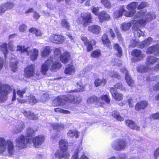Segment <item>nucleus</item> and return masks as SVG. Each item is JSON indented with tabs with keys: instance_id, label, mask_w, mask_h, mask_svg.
<instances>
[{
	"instance_id": "obj_32",
	"label": "nucleus",
	"mask_w": 159,
	"mask_h": 159,
	"mask_svg": "<svg viewBox=\"0 0 159 159\" xmlns=\"http://www.w3.org/2000/svg\"><path fill=\"white\" fill-rule=\"evenodd\" d=\"M114 48L117 52L116 53V56L119 57H120L122 55V49L120 46L117 43H115L113 45Z\"/></svg>"
},
{
	"instance_id": "obj_21",
	"label": "nucleus",
	"mask_w": 159,
	"mask_h": 159,
	"mask_svg": "<svg viewBox=\"0 0 159 159\" xmlns=\"http://www.w3.org/2000/svg\"><path fill=\"white\" fill-rule=\"evenodd\" d=\"M159 61V58L152 56H148L147 58L145 63L147 66H152L157 62Z\"/></svg>"
},
{
	"instance_id": "obj_1",
	"label": "nucleus",
	"mask_w": 159,
	"mask_h": 159,
	"mask_svg": "<svg viewBox=\"0 0 159 159\" xmlns=\"http://www.w3.org/2000/svg\"><path fill=\"white\" fill-rule=\"evenodd\" d=\"M144 10H140L137 12L134 17V20L132 23L131 22L123 23L121 25V29L122 30H127L130 28L132 25L134 23L133 26L134 29L136 30L134 32V35L139 37L144 36L145 33L139 29V27L144 26L146 24V22H148L155 18L156 15L153 12L151 13H147Z\"/></svg>"
},
{
	"instance_id": "obj_50",
	"label": "nucleus",
	"mask_w": 159,
	"mask_h": 159,
	"mask_svg": "<svg viewBox=\"0 0 159 159\" xmlns=\"http://www.w3.org/2000/svg\"><path fill=\"white\" fill-rule=\"evenodd\" d=\"M100 99L108 104L110 102V99L109 98V96L105 94L102 96Z\"/></svg>"
},
{
	"instance_id": "obj_3",
	"label": "nucleus",
	"mask_w": 159,
	"mask_h": 159,
	"mask_svg": "<svg viewBox=\"0 0 159 159\" xmlns=\"http://www.w3.org/2000/svg\"><path fill=\"white\" fill-rule=\"evenodd\" d=\"M16 51H20L21 53L26 52L27 55L30 56V59L33 61L36 60L38 56V51L37 49L31 50L30 48H26L23 46H18Z\"/></svg>"
},
{
	"instance_id": "obj_58",
	"label": "nucleus",
	"mask_w": 159,
	"mask_h": 159,
	"mask_svg": "<svg viewBox=\"0 0 159 159\" xmlns=\"http://www.w3.org/2000/svg\"><path fill=\"white\" fill-rule=\"evenodd\" d=\"M27 28V27L24 24L21 25L19 28V30L21 32H23L25 31Z\"/></svg>"
},
{
	"instance_id": "obj_7",
	"label": "nucleus",
	"mask_w": 159,
	"mask_h": 159,
	"mask_svg": "<svg viewBox=\"0 0 159 159\" xmlns=\"http://www.w3.org/2000/svg\"><path fill=\"white\" fill-rule=\"evenodd\" d=\"M127 146L126 141L123 139L117 140L112 143V148L117 151L120 150L124 149Z\"/></svg>"
},
{
	"instance_id": "obj_30",
	"label": "nucleus",
	"mask_w": 159,
	"mask_h": 159,
	"mask_svg": "<svg viewBox=\"0 0 159 159\" xmlns=\"http://www.w3.org/2000/svg\"><path fill=\"white\" fill-rule=\"evenodd\" d=\"M107 83V80L104 79H96L94 81V84L95 86L96 87H98L101 85H104Z\"/></svg>"
},
{
	"instance_id": "obj_54",
	"label": "nucleus",
	"mask_w": 159,
	"mask_h": 159,
	"mask_svg": "<svg viewBox=\"0 0 159 159\" xmlns=\"http://www.w3.org/2000/svg\"><path fill=\"white\" fill-rule=\"evenodd\" d=\"M139 43V42L136 40H132L130 41V47L132 48L135 47Z\"/></svg>"
},
{
	"instance_id": "obj_22",
	"label": "nucleus",
	"mask_w": 159,
	"mask_h": 159,
	"mask_svg": "<svg viewBox=\"0 0 159 159\" xmlns=\"http://www.w3.org/2000/svg\"><path fill=\"white\" fill-rule=\"evenodd\" d=\"M88 30L91 32L98 34L100 33L101 29L100 27L98 25H93L88 27Z\"/></svg>"
},
{
	"instance_id": "obj_35",
	"label": "nucleus",
	"mask_w": 159,
	"mask_h": 159,
	"mask_svg": "<svg viewBox=\"0 0 159 159\" xmlns=\"http://www.w3.org/2000/svg\"><path fill=\"white\" fill-rule=\"evenodd\" d=\"M51 52L50 47L49 46L46 47L42 51L41 56L43 57H46Z\"/></svg>"
},
{
	"instance_id": "obj_10",
	"label": "nucleus",
	"mask_w": 159,
	"mask_h": 159,
	"mask_svg": "<svg viewBox=\"0 0 159 159\" xmlns=\"http://www.w3.org/2000/svg\"><path fill=\"white\" fill-rule=\"evenodd\" d=\"M53 61V58L49 57L45 62L42 65L41 71L42 74L45 75L47 71L49 69Z\"/></svg>"
},
{
	"instance_id": "obj_27",
	"label": "nucleus",
	"mask_w": 159,
	"mask_h": 159,
	"mask_svg": "<svg viewBox=\"0 0 159 159\" xmlns=\"http://www.w3.org/2000/svg\"><path fill=\"white\" fill-rule=\"evenodd\" d=\"M134 142L136 144L135 146L131 148V150L132 151H135L138 152H141L143 150L142 147L141 143L135 140Z\"/></svg>"
},
{
	"instance_id": "obj_33",
	"label": "nucleus",
	"mask_w": 159,
	"mask_h": 159,
	"mask_svg": "<svg viewBox=\"0 0 159 159\" xmlns=\"http://www.w3.org/2000/svg\"><path fill=\"white\" fill-rule=\"evenodd\" d=\"M99 18L100 20H109L110 16L105 11L101 12L99 14Z\"/></svg>"
},
{
	"instance_id": "obj_8",
	"label": "nucleus",
	"mask_w": 159,
	"mask_h": 159,
	"mask_svg": "<svg viewBox=\"0 0 159 159\" xmlns=\"http://www.w3.org/2000/svg\"><path fill=\"white\" fill-rule=\"evenodd\" d=\"M133 57L131 59L132 62H138L142 60L144 57L145 56L141 51L139 49L134 50L131 53Z\"/></svg>"
},
{
	"instance_id": "obj_62",
	"label": "nucleus",
	"mask_w": 159,
	"mask_h": 159,
	"mask_svg": "<svg viewBox=\"0 0 159 159\" xmlns=\"http://www.w3.org/2000/svg\"><path fill=\"white\" fill-rule=\"evenodd\" d=\"M154 156V157L156 159L159 156V148L157 149L155 151Z\"/></svg>"
},
{
	"instance_id": "obj_18",
	"label": "nucleus",
	"mask_w": 159,
	"mask_h": 159,
	"mask_svg": "<svg viewBox=\"0 0 159 159\" xmlns=\"http://www.w3.org/2000/svg\"><path fill=\"white\" fill-rule=\"evenodd\" d=\"M66 151H57L54 154L55 157H58L59 159H67L70 156L69 153Z\"/></svg>"
},
{
	"instance_id": "obj_52",
	"label": "nucleus",
	"mask_w": 159,
	"mask_h": 159,
	"mask_svg": "<svg viewBox=\"0 0 159 159\" xmlns=\"http://www.w3.org/2000/svg\"><path fill=\"white\" fill-rule=\"evenodd\" d=\"M53 128L56 130H60L63 129L64 128V125L61 124H55L53 126Z\"/></svg>"
},
{
	"instance_id": "obj_46",
	"label": "nucleus",
	"mask_w": 159,
	"mask_h": 159,
	"mask_svg": "<svg viewBox=\"0 0 159 159\" xmlns=\"http://www.w3.org/2000/svg\"><path fill=\"white\" fill-rule=\"evenodd\" d=\"M125 79L128 84L129 86H131L133 84V81L129 74L125 75Z\"/></svg>"
},
{
	"instance_id": "obj_43",
	"label": "nucleus",
	"mask_w": 159,
	"mask_h": 159,
	"mask_svg": "<svg viewBox=\"0 0 159 159\" xmlns=\"http://www.w3.org/2000/svg\"><path fill=\"white\" fill-rule=\"evenodd\" d=\"M61 25L62 27H64L68 30H69L70 26V24L66 19H63L61 20Z\"/></svg>"
},
{
	"instance_id": "obj_60",
	"label": "nucleus",
	"mask_w": 159,
	"mask_h": 159,
	"mask_svg": "<svg viewBox=\"0 0 159 159\" xmlns=\"http://www.w3.org/2000/svg\"><path fill=\"white\" fill-rule=\"evenodd\" d=\"M115 32L119 40H121L122 39L121 35L119 30L116 29Z\"/></svg>"
},
{
	"instance_id": "obj_9",
	"label": "nucleus",
	"mask_w": 159,
	"mask_h": 159,
	"mask_svg": "<svg viewBox=\"0 0 159 159\" xmlns=\"http://www.w3.org/2000/svg\"><path fill=\"white\" fill-rule=\"evenodd\" d=\"M138 5V4L135 2H132L128 5L127 6L126 8L130 11L125 10L124 15L127 17H131L133 16L136 11L135 9Z\"/></svg>"
},
{
	"instance_id": "obj_34",
	"label": "nucleus",
	"mask_w": 159,
	"mask_h": 159,
	"mask_svg": "<svg viewBox=\"0 0 159 159\" xmlns=\"http://www.w3.org/2000/svg\"><path fill=\"white\" fill-rule=\"evenodd\" d=\"M75 68L73 66L69 65L66 68L64 73L67 75H70L75 72Z\"/></svg>"
},
{
	"instance_id": "obj_2",
	"label": "nucleus",
	"mask_w": 159,
	"mask_h": 159,
	"mask_svg": "<svg viewBox=\"0 0 159 159\" xmlns=\"http://www.w3.org/2000/svg\"><path fill=\"white\" fill-rule=\"evenodd\" d=\"M7 144V151L10 156L14 155L16 152V150L13 145L12 142L8 140L6 142L3 138H0V153H2L6 150Z\"/></svg>"
},
{
	"instance_id": "obj_47",
	"label": "nucleus",
	"mask_w": 159,
	"mask_h": 159,
	"mask_svg": "<svg viewBox=\"0 0 159 159\" xmlns=\"http://www.w3.org/2000/svg\"><path fill=\"white\" fill-rule=\"evenodd\" d=\"M75 96L74 95H68L67 96H64L65 102H74Z\"/></svg>"
},
{
	"instance_id": "obj_31",
	"label": "nucleus",
	"mask_w": 159,
	"mask_h": 159,
	"mask_svg": "<svg viewBox=\"0 0 159 159\" xmlns=\"http://www.w3.org/2000/svg\"><path fill=\"white\" fill-rule=\"evenodd\" d=\"M102 40L103 43L107 47H110L111 44V42L108 39V35L104 34L102 35Z\"/></svg>"
},
{
	"instance_id": "obj_42",
	"label": "nucleus",
	"mask_w": 159,
	"mask_h": 159,
	"mask_svg": "<svg viewBox=\"0 0 159 159\" xmlns=\"http://www.w3.org/2000/svg\"><path fill=\"white\" fill-rule=\"evenodd\" d=\"M7 46L8 45L7 43H4L0 46L1 49L3 52L5 57H6V55L8 52Z\"/></svg>"
},
{
	"instance_id": "obj_11",
	"label": "nucleus",
	"mask_w": 159,
	"mask_h": 159,
	"mask_svg": "<svg viewBox=\"0 0 159 159\" xmlns=\"http://www.w3.org/2000/svg\"><path fill=\"white\" fill-rule=\"evenodd\" d=\"M45 138L44 136L42 135H38L34 138L32 139L31 138L30 142H32L34 147L36 148H38L44 141Z\"/></svg>"
},
{
	"instance_id": "obj_37",
	"label": "nucleus",
	"mask_w": 159,
	"mask_h": 159,
	"mask_svg": "<svg viewBox=\"0 0 159 159\" xmlns=\"http://www.w3.org/2000/svg\"><path fill=\"white\" fill-rule=\"evenodd\" d=\"M96 43V42L94 40H92L89 42H88L86 45L87 46V52H89L92 51L93 49V46L95 45Z\"/></svg>"
},
{
	"instance_id": "obj_14",
	"label": "nucleus",
	"mask_w": 159,
	"mask_h": 159,
	"mask_svg": "<svg viewBox=\"0 0 159 159\" xmlns=\"http://www.w3.org/2000/svg\"><path fill=\"white\" fill-rule=\"evenodd\" d=\"M49 39L52 42L58 44L62 43L64 40V37L62 36L55 34H52Z\"/></svg>"
},
{
	"instance_id": "obj_5",
	"label": "nucleus",
	"mask_w": 159,
	"mask_h": 159,
	"mask_svg": "<svg viewBox=\"0 0 159 159\" xmlns=\"http://www.w3.org/2000/svg\"><path fill=\"white\" fill-rule=\"evenodd\" d=\"M11 90L9 86L7 85L3 86L0 84V102H4L6 101L7 95Z\"/></svg>"
},
{
	"instance_id": "obj_40",
	"label": "nucleus",
	"mask_w": 159,
	"mask_h": 159,
	"mask_svg": "<svg viewBox=\"0 0 159 159\" xmlns=\"http://www.w3.org/2000/svg\"><path fill=\"white\" fill-rule=\"evenodd\" d=\"M79 132L75 130H69L68 132L67 135L70 137H75L76 138L79 136Z\"/></svg>"
},
{
	"instance_id": "obj_17",
	"label": "nucleus",
	"mask_w": 159,
	"mask_h": 159,
	"mask_svg": "<svg viewBox=\"0 0 159 159\" xmlns=\"http://www.w3.org/2000/svg\"><path fill=\"white\" fill-rule=\"evenodd\" d=\"M110 92L114 99L118 101L122 100L123 98V95L122 93H117L116 89L111 87L110 89Z\"/></svg>"
},
{
	"instance_id": "obj_26",
	"label": "nucleus",
	"mask_w": 159,
	"mask_h": 159,
	"mask_svg": "<svg viewBox=\"0 0 159 159\" xmlns=\"http://www.w3.org/2000/svg\"><path fill=\"white\" fill-rule=\"evenodd\" d=\"M59 146L62 151H66L67 148L68 142L66 140L61 139L59 142Z\"/></svg>"
},
{
	"instance_id": "obj_39",
	"label": "nucleus",
	"mask_w": 159,
	"mask_h": 159,
	"mask_svg": "<svg viewBox=\"0 0 159 159\" xmlns=\"http://www.w3.org/2000/svg\"><path fill=\"white\" fill-rule=\"evenodd\" d=\"M100 99L98 98L96 96H93L90 97L87 100V102L89 103H93L96 102H101Z\"/></svg>"
},
{
	"instance_id": "obj_44",
	"label": "nucleus",
	"mask_w": 159,
	"mask_h": 159,
	"mask_svg": "<svg viewBox=\"0 0 159 159\" xmlns=\"http://www.w3.org/2000/svg\"><path fill=\"white\" fill-rule=\"evenodd\" d=\"M101 55V51L99 50H97L93 52L91 54V56L94 58H98Z\"/></svg>"
},
{
	"instance_id": "obj_64",
	"label": "nucleus",
	"mask_w": 159,
	"mask_h": 159,
	"mask_svg": "<svg viewBox=\"0 0 159 159\" xmlns=\"http://www.w3.org/2000/svg\"><path fill=\"white\" fill-rule=\"evenodd\" d=\"M29 119L31 120H35L37 118L36 116L33 113L31 112L30 116H29Z\"/></svg>"
},
{
	"instance_id": "obj_38",
	"label": "nucleus",
	"mask_w": 159,
	"mask_h": 159,
	"mask_svg": "<svg viewBox=\"0 0 159 159\" xmlns=\"http://www.w3.org/2000/svg\"><path fill=\"white\" fill-rule=\"evenodd\" d=\"M13 60H12L10 62V67L12 71L15 72L16 71L17 69L18 62L15 60L14 61H13Z\"/></svg>"
},
{
	"instance_id": "obj_53",
	"label": "nucleus",
	"mask_w": 159,
	"mask_h": 159,
	"mask_svg": "<svg viewBox=\"0 0 159 159\" xmlns=\"http://www.w3.org/2000/svg\"><path fill=\"white\" fill-rule=\"evenodd\" d=\"M34 132V130L31 128H28L26 131V136L31 137Z\"/></svg>"
},
{
	"instance_id": "obj_59",
	"label": "nucleus",
	"mask_w": 159,
	"mask_h": 159,
	"mask_svg": "<svg viewBox=\"0 0 159 159\" xmlns=\"http://www.w3.org/2000/svg\"><path fill=\"white\" fill-rule=\"evenodd\" d=\"M48 96L47 94H44L42 95L41 96V100L43 102H45L47 99Z\"/></svg>"
},
{
	"instance_id": "obj_41",
	"label": "nucleus",
	"mask_w": 159,
	"mask_h": 159,
	"mask_svg": "<svg viewBox=\"0 0 159 159\" xmlns=\"http://www.w3.org/2000/svg\"><path fill=\"white\" fill-rule=\"evenodd\" d=\"M112 116L116 118L118 120L121 121L124 120V119L121 117L119 113L116 111H114L112 112Z\"/></svg>"
},
{
	"instance_id": "obj_45",
	"label": "nucleus",
	"mask_w": 159,
	"mask_h": 159,
	"mask_svg": "<svg viewBox=\"0 0 159 159\" xmlns=\"http://www.w3.org/2000/svg\"><path fill=\"white\" fill-rule=\"evenodd\" d=\"M26 97L28 99L27 100L31 105H33L37 102V101L34 96L30 95V97H29L26 96Z\"/></svg>"
},
{
	"instance_id": "obj_55",
	"label": "nucleus",
	"mask_w": 159,
	"mask_h": 159,
	"mask_svg": "<svg viewBox=\"0 0 159 159\" xmlns=\"http://www.w3.org/2000/svg\"><path fill=\"white\" fill-rule=\"evenodd\" d=\"M148 4L146 2H141L138 7V9H142L143 8L148 7Z\"/></svg>"
},
{
	"instance_id": "obj_51",
	"label": "nucleus",
	"mask_w": 159,
	"mask_h": 159,
	"mask_svg": "<svg viewBox=\"0 0 159 159\" xmlns=\"http://www.w3.org/2000/svg\"><path fill=\"white\" fill-rule=\"evenodd\" d=\"M76 86L77 88V89L75 90V91L76 92H79L80 91H83L84 90V87L83 85L81 82H77L76 84Z\"/></svg>"
},
{
	"instance_id": "obj_36",
	"label": "nucleus",
	"mask_w": 159,
	"mask_h": 159,
	"mask_svg": "<svg viewBox=\"0 0 159 159\" xmlns=\"http://www.w3.org/2000/svg\"><path fill=\"white\" fill-rule=\"evenodd\" d=\"M149 68L148 66H140L137 68V71L140 73H145L148 71Z\"/></svg>"
},
{
	"instance_id": "obj_4",
	"label": "nucleus",
	"mask_w": 159,
	"mask_h": 159,
	"mask_svg": "<svg viewBox=\"0 0 159 159\" xmlns=\"http://www.w3.org/2000/svg\"><path fill=\"white\" fill-rule=\"evenodd\" d=\"M54 56L53 58V62L50 68V70L52 71H54L56 69H59L61 67L62 65L61 63L57 60H59L61 56V53L59 48H56L54 51Z\"/></svg>"
},
{
	"instance_id": "obj_24",
	"label": "nucleus",
	"mask_w": 159,
	"mask_h": 159,
	"mask_svg": "<svg viewBox=\"0 0 159 159\" xmlns=\"http://www.w3.org/2000/svg\"><path fill=\"white\" fill-rule=\"evenodd\" d=\"M126 125L132 129L139 130L140 127L133 120H128L125 121Z\"/></svg>"
},
{
	"instance_id": "obj_16",
	"label": "nucleus",
	"mask_w": 159,
	"mask_h": 159,
	"mask_svg": "<svg viewBox=\"0 0 159 159\" xmlns=\"http://www.w3.org/2000/svg\"><path fill=\"white\" fill-rule=\"evenodd\" d=\"M65 102L64 96H58L53 100L52 105L53 106L62 105L64 104Z\"/></svg>"
},
{
	"instance_id": "obj_23",
	"label": "nucleus",
	"mask_w": 159,
	"mask_h": 159,
	"mask_svg": "<svg viewBox=\"0 0 159 159\" xmlns=\"http://www.w3.org/2000/svg\"><path fill=\"white\" fill-rule=\"evenodd\" d=\"M125 10L123 6H121L120 7L118 10L116 11L113 14V16L115 18H117L122 16L123 13L124 15L125 12Z\"/></svg>"
},
{
	"instance_id": "obj_13",
	"label": "nucleus",
	"mask_w": 159,
	"mask_h": 159,
	"mask_svg": "<svg viewBox=\"0 0 159 159\" xmlns=\"http://www.w3.org/2000/svg\"><path fill=\"white\" fill-rule=\"evenodd\" d=\"M25 127L24 122L22 121H19L15 125L14 127L12 130V132L14 134H18L20 133Z\"/></svg>"
},
{
	"instance_id": "obj_29",
	"label": "nucleus",
	"mask_w": 159,
	"mask_h": 159,
	"mask_svg": "<svg viewBox=\"0 0 159 159\" xmlns=\"http://www.w3.org/2000/svg\"><path fill=\"white\" fill-rule=\"evenodd\" d=\"M70 58V53L68 52H66L61 55L60 59L62 63H66L68 62Z\"/></svg>"
},
{
	"instance_id": "obj_63",
	"label": "nucleus",
	"mask_w": 159,
	"mask_h": 159,
	"mask_svg": "<svg viewBox=\"0 0 159 159\" xmlns=\"http://www.w3.org/2000/svg\"><path fill=\"white\" fill-rule=\"evenodd\" d=\"M114 75H112V74H111V76L114 78H117L118 79H120L121 78V76L119 75L117 73L115 72L114 71Z\"/></svg>"
},
{
	"instance_id": "obj_15",
	"label": "nucleus",
	"mask_w": 159,
	"mask_h": 159,
	"mask_svg": "<svg viewBox=\"0 0 159 159\" xmlns=\"http://www.w3.org/2000/svg\"><path fill=\"white\" fill-rule=\"evenodd\" d=\"M146 53L149 54H153L155 56L159 57V45L157 44L151 46L148 48Z\"/></svg>"
},
{
	"instance_id": "obj_12",
	"label": "nucleus",
	"mask_w": 159,
	"mask_h": 159,
	"mask_svg": "<svg viewBox=\"0 0 159 159\" xmlns=\"http://www.w3.org/2000/svg\"><path fill=\"white\" fill-rule=\"evenodd\" d=\"M35 66L34 65H28L25 69V75L27 78L33 76L34 75Z\"/></svg>"
},
{
	"instance_id": "obj_6",
	"label": "nucleus",
	"mask_w": 159,
	"mask_h": 159,
	"mask_svg": "<svg viewBox=\"0 0 159 159\" xmlns=\"http://www.w3.org/2000/svg\"><path fill=\"white\" fill-rule=\"evenodd\" d=\"M31 138H27L26 136L21 135L17 138L15 140L16 146L19 149L25 148L28 143H30Z\"/></svg>"
},
{
	"instance_id": "obj_56",
	"label": "nucleus",
	"mask_w": 159,
	"mask_h": 159,
	"mask_svg": "<svg viewBox=\"0 0 159 159\" xmlns=\"http://www.w3.org/2000/svg\"><path fill=\"white\" fill-rule=\"evenodd\" d=\"M115 89H119L120 90H123L125 88L123 87L122 84L120 83H118L115 85Z\"/></svg>"
},
{
	"instance_id": "obj_20",
	"label": "nucleus",
	"mask_w": 159,
	"mask_h": 159,
	"mask_svg": "<svg viewBox=\"0 0 159 159\" xmlns=\"http://www.w3.org/2000/svg\"><path fill=\"white\" fill-rule=\"evenodd\" d=\"M92 17L91 14L85 13L82 16V21L84 26H86L88 24L92 22Z\"/></svg>"
},
{
	"instance_id": "obj_19",
	"label": "nucleus",
	"mask_w": 159,
	"mask_h": 159,
	"mask_svg": "<svg viewBox=\"0 0 159 159\" xmlns=\"http://www.w3.org/2000/svg\"><path fill=\"white\" fill-rule=\"evenodd\" d=\"M14 4L11 2H7L2 4L0 6V14L4 13L6 10L12 8Z\"/></svg>"
},
{
	"instance_id": "obj_48",
	"label": "nucleus",
	"mask_w": 159,
	"mask_h": 159,
	"mask_svg": "<svg viewBox=\"0 0 159 159\" xmlns=\"http://www.w3.org/2000/svg\"><path fill=\"white\" fill-rule=\"evenodd\" d=\"M27 89L25 88L23 90H19L17 91V95L20 98H24V94L25 93Z\"/></svg>"
},
{
	"instance_id": "obj_49",
	"label": "nucleus",
	"mask_w": 159,
	"mask_h": 159,
	"mask_svg": "<svg viewBox=\"0 0 159 159\" xmlns=\"http://www.w3.org/2000/svg\"><path fill=\"white\" fill-rule=\"evenodd\" d=\"M101 2L105 7L108 8L111 7V4L108 0H101Z\"/></svg>"
},
{
	"instance_id": "obj_57",
	"label": "nucleus",
	"mask_w": 159,
	"mask_h": 159,
	"mask_svg": "<svg viewBox=\"0 0 159 159\" xmlns=\"http://www.w3.org/2000/svg\"><path fill=\"white\" fill-rule=\"evenodd\" d=\"M98 10L99 8L98 7H93L92 9V11L96 15H98Z\"/></svg>"
},
{
	"instance_id": "obj_61",
	"label": "nucleus",
	"mask_w": 159,
	"mask_h": 159,
	"mask_svg": "<svg viewBox=\"0 0 159 159\" xmlns=\"http://www.w3.org/2000/svg\"><path fill=\"white\" fill-rule=\"evenodd\" d=\"M150 118H153L154 119L159 120V113H157L152 115L150 116Z\"/></svg>"
},
{
	"instance_id": "obj_28",
	"label": "nucleus",
	"mask_w": 159,
	"mask_h": 159,
	"mask_svg": "<svg viewBox=\"0 0 159 159\" xmlns=\"http://www.w3.org/2000/svg\"><path fill=\"white\" fill-rule=\"evenodd\" d=\"M148 103L146 101H141L137 103L135 109L137 111H139L141 109H144L148 106Z\"/></svg>"
},
{
	"instance_id": "obj_25",
	"label": "nucleus",
	"mask_w": 159,
	"mask_h": 159,
	"mask_svg": "<svg viewBox=\"0 0 159 159\" xmlns=\"http://www.w3.org/2000/svg\"><path fill=\"white\" fill-rule=\"evenodd\" d=\"M152 40L153 39L152 38H148L147 39L141 42L139 45V48H143L148 46L151 43Z\"/></svg>"
}]
</instances>
